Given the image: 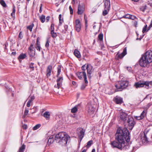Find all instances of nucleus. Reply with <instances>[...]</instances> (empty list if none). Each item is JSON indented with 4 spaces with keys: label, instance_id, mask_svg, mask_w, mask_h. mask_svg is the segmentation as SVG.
<instances>
[{
    "label": "nucleus",
    "instance_id": "60",
    "mask_svg": "<svg viewBox=\"0 0 152 152\" xmlns=\"http://www.w3.org/2000/svg\"><path fill=\"white\" fill-rule=\"evenodd\" d=\"M42 4H41L39 10V12L40 13H41L42 12Z\"/></svg>",
    "mask_w": 152,
    "mask_h": 152
},
{
    "label": "nucleus",
    "instance_id": "62",
    "mask_svg": "<svg viewBox=\"0 0 152 152\" xmlns=\"http://www.w3.org/2000/svg\"><path fill=\"white\" fill-rule=\"evenodd\" d=\"M127 70L129 71H130L131 70V68L130 67H127Z\"/></svg>",
    "mask_w": 152,
    "mask_h": 152
},
{
    "label": "nucleus",
    "instance_id": "11",
    "mask_svg": "<svg viewBox=\"0 0 152 152\" xmlns=\"http://www.w3.org/2000/svg\"><path fill=\"white\" fill-rule=\"evenodd\" d=\"M87 73L89 78H90L91 77V75L93 72L94 69L92 66L89 64H87Z\"/></svg>",
    "mask_w": 152,
    "mask_h": 152
},
{
    "label": "nucleus",
    "instance_id": "10",
    "mask_svg": "<svg viewBox=\"0 0 152 152\" xmlns=\"http://www.w3.org/2000/svg\"><path fill=\"white\" fill-rule=\"evenodd\" d=\"M35 49H34L33 44H31L28 48V53L30 57L34 56L35 54Z\"/></svg>",
    "mask_w": 152,
    "mask_h": 152
},
{
    "label": "nucleus",
    "instance_id": "46",
    "mask_svg": "<svg viewBox=\"0 0 152 152\" xmlns=\"http://www.w3.org/2000/svg\"><path fill=\"white\" fill-rule=\"evenodd\" d=\"M87 86V84H83L81 86V89L82 90H84L86 87Z\"/></svg>",
    "mask_w": 152,
    "mask_h": 152
},
{
    "label": "nucleus",
    "instance_id": "35",
    "mask_svg": "<svg viewBox=\"0 0 152 152\" xmlns=\"http://www.w3.org/2000/svg\"><path fill=\"white\" fill-rule=\"evenodd\" d=\"M28 110L26 109L24 112L23 115V118H25L26 116L28 114Z\"/></svg>",
    "mask_w": 152,
    "mask_h": 152
},
{
    "label": "nucleus",
    "instance_id": "42",
    "mask_svg": "<svg viewBox=\"0 0 152 152\" xmlns=\"http://www.w3.org/2000/svg\"><path fill=\"white\" fill-rule=\"evenodd\" d=\"M152 104L151 103H149L146 107L144 108V110H147L151 105Z\"/></svg>",
    "mask_w": 152,
    "mask_h": 152
},
{
    "label": "nucleus",
    "instance_id": "32",
    "mask_svg": "<svg viewBox=\"0 0 152 152\" xmlns=\"http://www.w3.org/2000/svg\"><path fill=\"white\" fill-rule=\"evenodd\" d=\"M110 9H106V8H104V10L103 11L102 14L104 16L108 14V12L109 11Z\"/></svg>",
    "mask_w": 152,
    "mask_h": 152
},
{
    "label": "nucleus",
    "instance_id": "57",
    "mask_svg": "<svg viewBox=\"0 0 152 152\" xmlns=\"http://www.w3.org/2000/svg\"><path fill=\"white\" fill-rule=\"evenodd\" d=\"M23 129H26L27 128V125H26V124H24L23 126Z\"/></svg>",
    "mask_w": 152,
    "mask_h": 152
},
{
    "label": "nucleus",
    "instance_id": "21",
    "mask_svg": "<svg viewBox=\"0 0 152 152\" xmlns=\"http://www.w3.org/2000/svg\"><path fill=\"white\" fill-rule=\"evenodd\" d=\"M74 54L77 58H80L81 57V55L79 51L77 49H75L74 50Z\"/></svg>",
    "mask_w": 152,
    "mask_h": 152
},
{
    "label": "nucleus",
    "instance_id": "61",
    "mask_svg": "<svg viewBox=\"0 0 152 152\" xmlns=\"http://www.w3.org/2000/svg\"><path fill=\"white\" fill-rule=\"evenodd\" d=\"M72 84L74 86H75L77 84L74 81H72Z\"/></svg>",
    "mask_w": 152,
    "mask_h": 152
},
{
    "label": "nucleus",
    "instance_id": "33",
    "mask_svg": "<svg viewBox=\"0 0 152 152\" xmlns=\"http://www.w3.org/2000/svg\"><path fill=\"white\" fill-rule=\"evenodd\" d=\"M34 26V24L32 23L30 25L27 26V29L29 30L30 31H31Z\"/></svg>",
    "mask_w": 152,
    "mask_h": 152
},
{
    "label": "nucleus",
    "instance_id": "29",
    "mask_svg": "<svg viewBox=\"0 0 152 152\" xmlns=\"http://www.w3.org/2000/svg\"><path fill=\"white\" fill-rule=\"evenodd\" d=\"M147 110H144L142 113H141L140 115L141 117L143 119L145 116L146 115V114L147 113Z\"/></svg>",
    "mask_w": 152,
    "mask_h": 152
},
{
    "label": "nucleus",
    "instance_id": "3",
    "mask_svg": "<svg viewBox=\"0 0 152 152\" xmlns=\"http://www.w3.org/2000/svg\"><path fill=\"white\" fill-rule=\"evenodd\" d=\"M70 137L65 132H60L56 135L55 140L56 142L62 145H66Z\"/></svg>",
    "mask_w": 152,
    "mask_h": 152
},
{
    "label": "nucleus",
    "instance_id": "7",
    "mask_svg": "<svg viewBox=\"0 0 152 152\" xmlns=\"http://www.w3.org/2000/svg\"><path fill=\"white\" fill-rule=\"evenodd\" d=\"M77 75L80 79H82L83 77L85 83L86 84L88 83V81L87 80L86 75L85 71L77 72Z\"/></svg>",
    "mask_w": 152,
    "mask_h": 152
},
{
    "label": "nucleus",
    "instance_id": "55",
    "mask_svg": "<svg viewBox=\"0 0 152 152\" xmlns=\"http://www.w3.org/2000/svg\"><path fill=\"white\" fill-rule=\"evenodd\" d=\"M136 18V17L134 16L131 15L130 19H131L132 20H134Z\"/></svg>",
    "mask_w": 152,
    "mask_h": 152
},
{
    "label": "nucleus",
    "instance_id": "8",
    "mask_svg": "<svg viewBox=\"0 0 152 152\" xmlns=\"http://www.w3.org/2000/svg\"><path fill=\"white\" fill-rule=\"evenodd\" d=\"M126 54V48L125 47L124 48L123 52L119 54V52H118L115 56V59L118 60L122 58Z\"/></svg>",
    "mask_w": 152,
    "mask_h": 152
},
{
    "label": "nucleus",
    "instance_id": "27",
    "mask_svg": "<svg viewBox=\"0 0 152 152\" xmlns=\"http://www.w3.org/2000/svg\"><path fill=\"white\" fill-rule=\"evenodd\" d=\"M61 66L59 65L57 67V74L56 76L57 77H58V76L60 74L61 70Z\"/></svg>",
    "mask_w": 152,
    "mask_h": 152
},
{
    "label": "nucleus",
    "instance_id": "49",
    "mask_svg": "<svg viewBox=\"0 0 152 152\" xmlns=\"http://www.w3.org/2000/svg\"><path fill=\"white\" fill-rule=\"evenodd\" d=\"M45 46L47 48H48L49 46V43L48 40V39L46 42Z\"/></svg>",
    "mask_w": 152,
    "mask_h": 152
},
{
    "label": "nucleus",
    "instance_id": "1",
    "mask_svg": "<svg viewBox=\"0 0 152 152\" xmlns=\"http://www.w3.org/2000/svg\"><path fill=\"white\" fill-rule=\"evenodd\" d=\"M130 140V133L127 129L124 128L121 129L118 128L115 134V140L111 142L110 143L113 148H117L121 150L129 149L130 148L129 142Z\"/></svg>",
    "mask_w": 152,
    "mask_h": 152
},
{
    "label": "nucleus",
    "instance_id": "9",
    "mask_svg": "<svg viewBox=\"0 0 152 152\" xmlns=\"http://www.w3.org/2000/svg\"><path fill=\"white\" fill-rule=\"evenodd\" d=\"M86 109L88 113L90 115L93 114L95 111V108L90 103H88L87 104L86 106Z\"/></svg>",
    "mask_w": 152,
    "mask_h": 152
},
{
    "label": "nucleus",
    "instance_id": "24",
    "mask_svg": "<svg viewBox=\"0 0 152 152\" xmlns=\"http://www.w3.org/2000/svg\"><path fill=\"white\" fill-rule=\"evenodd\" d=\"M43 116L47 120H48L50 117V114L48 112L46 111L43 114Z\"/></svg>",
    "mask_w": 152,
    "mask_h": 152
},
{
    "label": "nucleus",
    "instance_id": "6",
    "mask_svg": "<svg viewBox=\"0 0 152 152\" xmlns=\"http://www.w3.org/2000/svg\"><path fill=\"white\" fill-rule=\"evenodd\" d=\"M125 123L127 124V125L129 127V129L131 130L132 129L135 124L133 118L129 116L126 120V123Z\"/></svg>",
    "mask_w": 152,
    "mask_h": 152
},
{
    "label": "nucleus",
    "instance_id": "13",
    "mask_svg": "<svg viewBox=\"0 0 152 152\" xmlns=\"http://www.w3.org/2000/svg\"><path fill=\"white\" fill-rule=\"evenodd\" d=\"M57 77V79L56 80L57 84L55 86V87L59 89L61 85L63 79L62 77H59L58 76V77Z\"/></svg>",
    "mask_w": 152,
    "mask_h": 152
},
{
    "label": "nucleus",
    "instance_id": "48",
    "mask_svg": "<svg viewBox=\"0 0 152 152\" xmlns=\"http://www.w3.org/2000/svg\"><path fill=\"white\" fill-rule=\"evenodd\" d=\"M151 27H152V19L150 25L148 28V30L147 31L149 30Z\"/></svg>",
    "mask_w": 152,
    "mask_h": 152
},
{
    "label": "nucleus",
    "instance_id": "22",
    "mask_svg": "<svg viewBox=\"0 0 152 152\" xmlns=\"http://www.w3.org/2000/svg\"><path fill=\"white\" fill-rule=\"evenodd\" d=\"M93 142L92 140H91L89 141L88 142L87 145L85 147H84L82 149H83V148L85 147H86V148L88 149V148L93 144Z\"/></svg>",
    "mask_w": 152,
    "mask_h": 152
},
{
    "label": "nucleus",
    "instance_id": "30",
    "mask_svg": "<svg viewBox=\"0 0 152 152\" xmlns=\"http://www.w3.org/2000/svg\"><path fill=\"white\" fill-rule=\"evenodd\" d=\"M39 19L42 23H44L45 20V16L42 15L39 16Z\"/></svg>",
    "mask_w": 152,
    "mask_h": 152
},
{
    "label": "nucleus",
    "instance_id": "43",
    "mask_svg": "<svg viewBox=\"0 0 152 152\" xmlns=\"http://www.w3.org/2000/svg\"><path fill=\"white\" fill-rule=\"evenodd\" d=\"M147 25H145L144 26V27L143 28L142 30V32L143 33H144L147 31Z\"/></svg>",
    "mask_w": 152,
    "mask_h": 152
},
{
    "label": "nucleus",
    "instance_id": "14",
    "mask_svg": "<svg viewBox=\"0 0 152 152\" xmlns=\"http://www.w3.org/2000/svg\"><path fill=\"white\" fill-rule=\"evenodd\" d=\"M113 101L117 104H120L123 102V98L118 96L115 97Z\"/></svg>",
    "mask_w": 152,
    "mask_h": 152
},
{
    "label": "nucleus",
    "instance_id": "12",
    "mask_svg": "<svg viewBox=\"0 0 152 152\" xmlns=\"http://www.w3.org/2000/svg\"><path fill=\"white\" fill-rule=\"evenodd\" d=\"M119 117L122 121H124V123H126V120L129 116L126 113L122 112H120Z\"/></svg>",
    "mask_w": 152,
    "mask_h": 152
},
{
    "label": "nucleus",
    "instance_id": "18",
    "mask_svg": "<svg viewBox=\"0 0 152 152\" xmlns=\"http://www.w3.org/2000/svg\"><path fill=\"white\" fill-rule=\"evenodd\" d=\"M52 69V66L49 65L48 66L46 70V75L48 77H49L50 75Z\"/></svg>",
    "mask_w": 152,
    "mask_h": 152
},
{
    "label": "nucleus",
    "instance_id": "16",
    "mask_svg": "<svg viewBox=\"0 0 152 152\" xmlns=\"http://www.w3.org/2000/svg\"><path fill=\"white\" fill-rule=\"evenodd\" d=\"M85 10V7L83 5L79 4L78 7L77 13L79 15L82 14Z\"/></svg>",
    "mask_w": 152,
    "mask_h": 152
},
{
    "label": "nucleus",
    "instance_id": "19",
    "mask_svg": "<svg viewBox=\"0 0 152 152\" xmlns=\"http://www.w3.org/2000/svg\"><path fill=\"white\" fill-rule=\"evenodd\" d=\"M104 8L107 9H110V0H105L104 1Z\"/></svg>",
    "mask_w": 152,
    "mask_h": 152
},
{
    "label": "nucleus",
    "instance_id": "59",
    "mask_svg": "<svg viewBox=\"0 0 152 152\" xmlns=\"http://www.w3.org/2000/svg\"><path fill=\"white\" fill-rule=\"evenodd\" d=\"M50 17L49 16H48L46 18V22H48L50 20Z\"/></svg>",
    "mask_w": 152,
    "mask_h": 152
},
{
    "label": "nucleus",
    "instance_id": "34",
    "mask_svg": "<svg viewBox=\"0 0 152 152\" xmlns=\"http://www.w3.org/2000/svg\"><path fill=\"white\" fill-rule=\"evenodd\" d=\"M51 34L52 37L53 38L56 37L57 35L56 33L54 32V30L51 31Z\"/></svg>",
    "mask_w": 152,
    "mask_h": 152
},
{
    "label": "nucleus",
    "instance_id": "25",
    "mask_svg": "<svg viewBox=\"0 0 152 152\" xmlns=\"http://www.w3.org/2000/svg\"><path fill=\"white\" fill-rule=\"evenodd\" d=\"M53 137L52 135L50 136L48 141V144H50L53 143L54 141Z\"/></svg>",
    "mask_w": 152,
    "mask_h": 152
},
{
    "label": "nucleus",
    "instance_id": "40",
    "mask_svg": "<svg viewBox=\"0 0 152 152\" xmlns=\"http://www.w3.org/2000/svg\"><path fill=\"white\" fill-rule=\"evenodd\" d=\"M98 37L100 41L102 40L103 38V34H99L98 36Z\"/></svg>",
    "mask_w": 152,
    "mask_h": 152
},
{
    "label": "nucleus",
    "instance_id": "4",
    "mask_svg": "<svg viewBox=\"0 0 152 152\" xmlns=\"http://www.w3.org/2000/svg\"><path fill=\"white\" fill-rule=\"evenodd\" d=\"M129 82L126 80H121L116 82L115 84V87L119 90V91H121L126 88L128 86Z\"/></svg>",
    "mask_w": 152,
    "mask_h": 152
},
{
    "label": "nucleus",
    "instance_id": "37",
    "mask_svg": "<svg viewBox=\"0 0 152 152\" xmlns=\"http://www.w3.org/2000/svg\"><path fill=\"white\" fill-rule=\"evenodd\" d=\"M41 126L40 124H38L36 125L33 128L34 130H35L39 129Z\"/></svg>",
    "mask_w": 152,
    "mask_h": 152
},
{
    "label": "nucleus",
    "instance_id": "31",
    "mask_svg": "<svg viewBox=\"0 0 152 152\" xmlns=\"http://www.w3.org/2000/svg\"><path fill=\"white\" fill-rule=\"evenodd\" d=\"M59 26H61L64 20L63 19H61V15L60 14L59 15Z\"/></svg>",
    "mask_w": 152,
    "mask_h": 152
},
{
    "label": "nucleus",
    "instance_id": "28",
    "mask_svg": "<svg viewBox=\"0 0 152 152\" xmlns=\"http://www.w3.org/2000/svg\"><path fill=\"white\" fill-rule=\"evenodd\" d=\"M26 57L25 54H21L18 57V59L20 60V59H23Z\"/></svg>",
    "mask_w": 152,
    "mask_h": 152
},
{
    "label": "nucleus",
    "instance_id": "47",
    "mask_svg": "<svg viewBox=\"0 0 152 152\" xmlns=\"http://www.w3.org/2000/svg\"><path fill=\"white\" fill-rule=\"evenodd\" d=\"M54 25L53 23H52L50 26L51 31H52L54 30Z\"/></svg>",
    "mask_w": 152,
    "mask_h": 152
},
{
    "label": "nucleus",
    "instance_id": "63",
    "mask_svg": "<svg viewBox=\"0 0 152 152\" xmlns=\"http://www.w3.org/2000/svg\"><path fill=\"white\" fill-rule=\"evenodd\" d=\"M15 8L14 7L13 8V9L12 10V13H11V15H12V13H15Z\"/></svg>",
    "mask_w": 152,
    "mask_h": 152
},
{
    "label": "nucleus",
    "instance_id": "50",
    "mask_svg": "<svg viewBox=\"0 0 152 152\" xmlns=\"http://www.w3.org/2000/svg\"><path fill=\"white\" fill-rule=\"evenodd\" d=\"M18 37L19 38H20L21 39H22V38L23 37V34H22V33L21 32H20L19 35H18Z\"/></svg>",
    "mask_w": 152,
    "mask_h": 152
},
{
    "label": "nucleus",
    "instance_id": "64",
    "mask_svg": "<svg viewBox=\"0 0 152 152\" xmlns=\"http://www.w3.org/2000/svg\"><path fill=\"white\" fill-rule=\"evenodd\" d=\"M16 54V53L15 52H13L12 53V54L13 55H15Z\"/></svg>",
    "mask_w": 152,
    "mask_h": 152
},
{
    "label": "nucleus",
    "instance_id": "23",
    "mask_svg": "<svg viewBox=\"0 0 152 152\" xmlns=\"http://www.w3.org/2000/svg\"><path fill=\"white\" fill-rule=\"evenodd\" d=\"M80 104L76 105L72 109L71 112L72 113H75L77 110V107Z\"/></svg>",
    "mask_w": 152,
    "mask_h": 152
},
{
    "label": "nucleus",
    "instance_id": "26",
    "mask_svg": "<svg viewBox=\"0 0 152 152\" xmlns=\"http://www.w3.org/2000/svg\"><path fill=\"white\" fill-rule=\"evenodd\" d=\"M26 145L23 144L21 147H20L18 151V152H24V150L25 149Z\"/></svg>",
    "mask_w": 152,
    "mask_h": 152
},
{
    "label": "nucleus",
    "instance_id": "58",
    "mask_svg": "<svg viewBox=\"0 0 152 152\" xmlns=\"http://www.w3.org/2000/svg\"><path fill=\"white\" fill-rule=\"evenodd\" d=\"M4 48L5 49H7V46H8V43L7 42H6L4 44Z\"/></svg>",
    "mask_w": 152,
    "mask_h": 152
},
{
    "label": "nucleus",
    "instance_id": "41",
    "mask_svg": "<svg viewBox=\"0 0 152 152\" xmlns=\"http://www.w3.org/2000/svg\"><path fill=\"white\" fill-rule=\"evenodd\" d=\"M131 15L129 14H126L124 16L123 18H128L130 19Z\"/></svg>",
    "mask_w": 152,
    "mask_h": 152
},
{
    "label": "nucleus",
    "instance_id": "36",
    "mask_svg": "<svg viewBox=\"0 0 152 152\" xmlns=\"http://www.w3.org/2000/svg\"><path fill=\"white\" fill-rule=\"evenodd\" d=\"M35 48L37 50L40 51L41 50V48L40 47V43L36 44V46Z\"/></svg>",
    "mask_w": 152,
    "mask_h": 152
},
{
    "label": "nucleus",
    "instance_id": "44",
    "mask_svg": "<svg viewBox=\"0 0 152 152\" xmlns=\"http://www.w3.org/2000/svg\"><path fill=\"white\" fill-rule=\"evenodd\" d=\"M146 6H145L141 7L140 8V10L143 12H144L145 10L146 9Z\"/></svg>",
    "mask_w": 152,
    "mask_h": 152
},
{
    "label": "nucleus",
    "instance_id": "2",
    "mask_svg": "<svg viewBox=\"0 0 152 152\" xmlns=\"http://www.w3.org/2000/svg\"><path fill=\"white\" fill-rule=\"evenodd\" d=\"M152 62V51L148 50L142 55L139 60V64L142 67H148Z\"/></svg>",
    "mask_w": 152,
    "mask_h": 152
},
{
    "label": "nucleus",
    "instance_id": "17",
    "mask_svg": "<svg viewBox=\"0 0 152 152\" xmlns=\"http://www.w3.org/2000/svg\"><path fill=\"white\" fill-rule=\"evenodd\" d=\"M78 135L79 138L80 139V142L81 141L83 137L84 134V131L83 129H80L78 132Z\"/></svg>",
    "mask_w": 152,
    "mask_h": 152
},
{
    "label": "nucleus",
    "instance_id": "20",
    "mask_svg": "<svg viewBox=\"0 0 152 152\" xmlns=\"http://www.w3.org/2000/svg\"><path fill=\"white\" fill-rule=\"evenodd\" d=\"M141 139L143 143L145 144L147 143L148 142V138L146 135V134H145V133H144L143 136L142 137Z\"/></svg>",
    "mask_w": 152,
    "mask_h": 152
},
{
    "label": "nucleus",
    "instance_id": "39",
    "mask_svg": "<svg viewBox=\"0 0 152 152\" xmlns=\"http://www.w3.org/2000/svg\"><path fill=\"white\" fill-rule=\"evenodd\" d=\"M87 64H86L83 66L81 67L83 71H85V70L87 69Z\"/></svg>",
    "mask_w": 152,
    "mask_h": 152
},
{
    "label": "nucleus",
    "instance_id": "45",
    "mask_svg": "<svg viewBox=\"0 0 152 152\" xmlns=\"http://www.w3.org/2000/svg\"><path fill=\"white\" fill-rule=\"evenodd\" d=\"M69 8L70 10V14L71 15L73 14V10L71 6H70L69 7Z\"/></svg>",
    "mask_w": 152,
    "mask_h": 152
},
{
    "label": "nucleus",
    "instance_id": "52",
    "mask_svg": "<svg viewBox=\"0 0 152 152\" xmlns=\"http://www.w3.org/2000/svg\"><path fill=\"white\" fill-rule=\"evenodd\" d=\"M68 26L67 25H64V29L65 31H67L68 28Z\"/></svg>",
    "mask_w": 152,
    "mask_h": 152
},
{
    "label": "nucleus",
    "instance_id": "53",
    "mask_svg": "<svg viewBox=\"0 0 152 152\" xmlns=\"http://www.w3.org/2000/svg\"><path fill=\"white\" fill-rule=\"evenodd\" d=\"M33 64H34L33 63H31L30 65H29V67L30 68H32L33 69V70L34 69V67L33 66Z\"/></svg>",
    "mask_w": 152,
    "mask_h": 152
},
{
    "label": "nucleus",
    "instance_id": "51",
    "mask_svg": "<svg viewBox=\"0 0 152 152\" xmlns=\"http://www.w3.org/2000/svg\"><path fill=\"white\" fill-rule=\"evenodd\" d=\"M35 97L34 96H32L30 97V99L29 101H30L31 102H32L34 99Z\"/></svg>",
    "mask_w": 152,
    "mask_h": 152
},
{
    "label": "nucleus",
    "instance_id": "15",
    "mask_svg": "<svg viewBox=\"0 0 152 152\" xmlns=\"http://www.w3.org/2000/svg\"><path fill=\"white\" fill-rule=\"evenodd\" d=\"M75 23V30L77 32H79L80 30L81 27L80 20L78 19L76 20Z\"/></svg>",
    "mask_w": 152,
    "mask_h": 152
},
{
    "label": "nucleus",
    "instance_id": "5",
    "mask_svg": "<svg viewBox=\"0 0 152 152\" xmlns=\"http://www.w3.org/2000/svg\"><path fill=\"white\" fill-rule=\"evenodd\" d=\"M144 85L145 86V87L148 89L152 86V81H144L142 83L139 81L136 83L134 85L136 88L143 87Z\"/></svg>",
    "mask_w": 152,
    "mask_h": 152
},
{
    "label": "nucleus",
    "instance_id": "38",
    "mask_svg": "<svg viewBox=\"0 0 152 152\" xmlns=\"http://www.w3.org/2000/svg\"><path fill=\"white\" fill-rule=\"evenodd\" d=\"M0 3L4 7H6V4L4 0H1L0 1Z\"/></svg>",
    "mask_w": 152,
    "mask_h": 152
},
{
    "label": "nucleus",
    "instance_id": "54",
    "mask_svg": "<svg viewBox=\"0 0 152 152\" xmlns=\"http://www.w3.org/2000/svg\"><path fill=\"white\" fill-rule=\"evenodd\" d=\"M31 102L30 101L28 100L27 104V106L28 107H29Z\"/></svg>",
    "mask_w": 152,
    "mask_h": 152
},
{
    "label": "nucleus",
    "instance_id": "56",
    "mask_svg": "<svg viewBox=\"0 0 152 152\" xmlns=\"http://www.w3.org/2000/svg\"><path fill=\"white\" fill-rule=\"evenodd\" d=\"M136 118L137 119L140 120L142 119V118L141 117V116H136Z\"/></svg>",
    "mask_w": 152,
    "mask_h": 152
}]
</instances>
